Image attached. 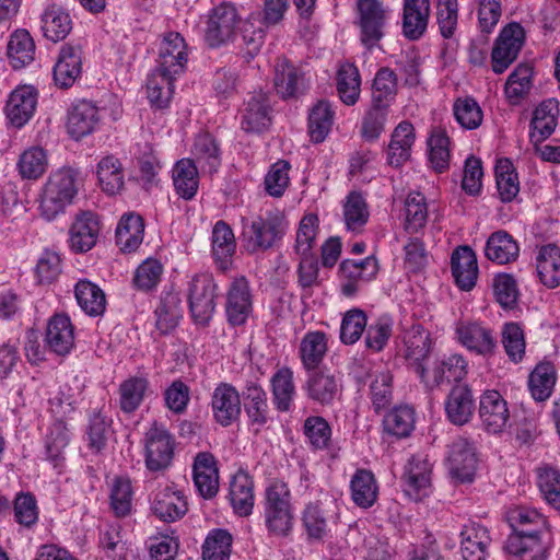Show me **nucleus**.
Returning <instances> with one entry per match:
<instances>
[{"label":"nucleus","mask_w":560,"mask_h":560,"mask_svg":"<svg viewBox=\"0 0 560 560\" xmlns=\"http://www.w3.org/2000/svg\"><path fill=\"white\" fill-rule=\"evenodd\" d=\"M133 487L129 477L116 476L109 482V505L115 516L126 517L132 512Z\"/></svg>","instance_id":"50"},{"label":"nucleus","mask_w":560,"mask_h":560,"mask_svg":"<svg viewBox=\"0 0 560 560\" xmlns=\"http://www.w3.org/2000/svg\"><path fill=\"white\" fill-rule=\"evenodd\" d=\"M144 236V222L140 214L125 213L116 229V243L124 253H132L141 245Z\"/></svg>","instance_id":"40"},{"label":"nucleus","mask_w":560,"mask_h":560,"mask_svg":"<svg viewBox=\"0 0 560 560\" xmlns=\"http://www.w3.org/2000/svg\"><path fill=\"white\" fill-rule=\"evenodd\" d=\"M450 144L451 140L444 128L436 127L432 130L428 139L429 161L439 173L444 172L450 166Z\"/></svg>","instance_id":"60"},{"label":"nucleus","mask_w":560,"mask_h":560,"mask_svg":"<svg viewBox=\"0 0 560 560\" xmlns=\"http://www.w3.org/2000/svg\"><path fill=\"white\" fill-rule=\"evenodd\" d=\"M428 219V205L425 197L417 191L410 192L405 201V230L417 233Z\"/></svg>","instance_id":"64"},{"label":"nucleus","mask_w":560,"mask_h":560,"mask_svg":"<svg viewBox=\"0 0 560 560\" xmlns=\"http://www.w3.org/2000/svg\"><path fill=\"white\" fill-rule=\"evenodd\" d=\"M96 176L101 189L107 195H116L124 187L122 164L115 155H106L100 160Z\"/></svg>","instance_id":"47"},{"label":"nucleus","mask_w":560,"mask_h":560,"mask_svg":"<svg viewBox=\"0 0 560 560\" xmlns=\"http://www.w3.org/2000/svg\"><path fill=\"white\" fill-rule=\"evenodd\" d=\"M82 72V51L80 47L63 45L54 67L55 83L61 89L74 84Z\"/></svg>","instance_id":"27"},{"label":"nucleus","mask_w":560,"mask_h":560,"mask_svg":"<svg viewBox=\"0 0 560 560\" xmlns=\"http://www.w3.org/2000/svg\"><path fill=\"white\" fill-rule=\"evenodd\" d=\"M452 275L456 284L464 291H470L478 277V264L475 252L468 246L457 247L451 257Z\"/></svg>","instance_id":"31"},{"label":"nucleus","mask_w":560,"mask_h":560,"mask_svg":"<svg viewBox=\"0 0 560 560\" xmlns=\"http://www.w3.org/2000/svg\"><path fill=\"white\" fill-rule=\"evenodd\" d=\"M180 303L178 293L163 292L160 304L155 310L156 327L161 332L167 334L177 326L182 317Z\"/></svg>","instance_id":"55"},{"label":"nucleus","mask_w":560,"mask_h":560,"mask_svg":"<svg viewBox=\"0 0 560 560\" xmlns=\"http://www.w3.org/2000/svg\"><path fill=\"white\" fill-rule=\"evenodd\" d=\"M233 537L222 528L211 529L201 547L202 560H229Z\"/></svg>","instance_id":"58"},{"label":"nucleus","mask_w":560,"mask_h":560,"mask_svg":"<svg viewBox=\"0 0 560 560\" xmlns=\"http://www.w3.org/2000/svg\"><path fill=\"white\" fill-rule=\"evenodd\" d=\"M400 343L397 352L408 365L413 368L419 377H424L423 361L429 357L432 348V338L429 330L416 324L399 335Z\"/></svg>","instance_id":"8"},{"label":"nucleus","mask_w":560,"mask_h":560,"mask_svg":"<svg viewBox=\"0 0 560 560\" xmlns=\"http://www.w3.org/2000/svg\"><path fill=\"white\" fill-rule=\"evenodd\" d=\"M229 500L238 516L252 514L255 502L254 481L244 470H238L230 481Z\"/></svg>","instance_id":"37"},{"label":"nucleus","mask_w":560,"mask_h":560,"mask_svg":"<svg viewBox=\"0 0 560 560\" xmlns=\"http://www.w3.org/2000/svg\"><path fill=\"white\" fill-rule=\"evenodd\" d=\"M80 172L72 167H60L51 172L43 186L39 211L48 221L54 220L70 206L78 195Z\"/></svg>","instance_id":"1"},{"label":"nucleus","mask_w":560,"mask_h":560,"mask_svg":"<svg viewBox=\"0 0 560 560\" xmlns=\"http://www.w3.org/2000/svg\"><path fill=\"white\" fill-rule=\"evenodd\" d=\"M556 384V370L550 362H541L529 374L528 387L537 401L548 399Z\"/></svg>","instance_id":"57"},{"label":"nucleus","mask_w":560,"mask_h":560,"mask_svg":"<svg viewBox=\"0 0 560 560\" xmlns=\"http://www.w3.org/2000/svg\"><path fill=\"white\" fill-rule=\"evenodd\" d=\"M46 342L49 349L58 354H68L74 346V330L69 316L54 315L47 325Z\"/></svg>","instance_id":"35"},{"label":"nucleus","mask_w":560,"mask_h":560,"mask_svg":"<svg viewBox=\"0 0 560 560\" xmlns=\"http://www.w3.org/2000/svg\"><path fill=\"white\" fill-rule=\"evenodd\" d=\"M416 141L413 125L408 120L400 121L390 135L387 149V161L393 166H400L411 156V148Z\"/></svg>","instance_id":"36"},{"label":"nucleus","mask_w":560,"mask_h":560,"mask_svg":"<svg viewBox=\"0 0 560 560\" xmlns=\"http://www.w3.org/2000/svg\"><path fill=\"white\" fill-rule=\"evenodd\" d=\"M447 419L455 425H464L471 419L476 405L472 392L466 384L452 387L445 399Z\"/></svg>","instance_id":"25"},{"label":"nucleus","mask_w":560,"mask_h":560,"mask_svg":"<svg viewBox=\"0 0 560 560\" xmlns=\"http://www.w3.org/2000/svg\"><path fill=\"white\" fill-rule=\"evenodd\" d=\"M48 155L45 149L38 145L24 150L18 160L16 171L22 179L37 180L47 171Z\"/></svg>","instance_id":"51"},{"label":"nucleus","mask_w":560,"mask_h":560,"mask_svg":"<svg viewBox=\"0 0 560 560\" xmlns=\"http://www.w3.org/2000/svg\"><path fill=\"white\" fill-rule=\"evenodd\" d=\"M431 15L430 0H404L401 31L406 38L417 40L428 28Z\"/></svg>","instance_id":"21"},{"label":"nucleus","mask_w":560,"mask_h":560,"mask_svg":"<svg viewBox=\"0 0 560 560\" xmlns=\"http://www.w3.org/2000/svg\"><path fill=\"white\" fill-rule=\"evenodd\" d=\"M466 374V360L460 354H451L435 360L431 372L424 369V377L420 378L428 388L433 389L443 384L460 382Z\"/></svg>","instance_id":"17"},{"label":"nucleus","mask_w":560,"mask_h":560,"mask_svg":"<svg viewBox=\"0 0 560 560\" xmlns=\"http://www.w3.org/2000/svg\"><path fill=\"white\" fill-rule=\"evenodd\" d=\"M265 527L270 536L288 537L294 525V511L289 486L275 479L265 489L262 501Z\"/></svg>","instance_id":"3"},{"label":"nucleus","mask_w":560,"mask_h":560,"mask_svg":"<svg viewBox=\"0 0 560 560\" xmlns=\"http://www.w3.org/2000/svg\"><path fill=\"white\" fill-rule=\"evenodd\" d=\"M242 236L248 253L265 252L282 240L289 229L283 211L272 209L252 219L242 218Z\"/></svg>","instance_id":"2"},{"label":"nucleus","mask_w":560,"mask_h":560,"mask_svg":"<svg viewBox=\"0 0 560 560\" xmlns=\"http://www.w3.org/2000/svg\"><path fill=\"white\" fill-rule=\"evenodd\" d=\"M219 284L210 272L191 276L187 282L186 298L190 317L197 326L207 327L217 311Z\"/></svg>","instance_id":"4"},{"label":"nucleus","mask_w":560,"mask_h":560,"mask_svg":"<svg viewBox=\"0 0 560 560\" xmlns=\"http://www.w3.org/2000/svg\"><path fill=\"white\" fill-rule=\"evenodd\" d=\"M387 104H372L358 125L360 138L368 143L376 142L387 121Z\"/></svg>","instance_id":"52"},{"label":"nucleus","mask_w":560,"mask_h":560,"mask_svg":"<svg viewBox=\"0 0 560 560\" xmlns=\"http://www.w3.org/2000/svg\"><path fill=\"white\" fill-rule=\"evenodd\" d=\"M190 153V160L200 168L202 174L212 175L221 166L220 143L209 132H201L195 137Z\"/></svg>","instance_id":"23"},{"label":"nucleus","mask_w":560,"mask_h":560,"mask_svg":"<svg viewBox=\"0 0 560 560\" xmlns=\"http://www.w3.org/2000/svg\"><path fill=\"white\" fill-rule=\"evenodd\" d=\"M366 326L368 316L365 312L360 308H352V343L358 341L366 329L365 347L373 352L382 351L392 336V319L387 316H381L368 328Z\"/></svg>","instance_id":"11"},{"label":"nucleus","mask_w":560,"mask_h":560,"mask_svg":"<svg viewBox=\"0 0 560 560\" xmlns=\"http://www.w3.org/2000/svg\"><path fill=\"white\" fill-rule=\"evenodd\" d=\"M74 296L81 310L90 316H98L106 308L104 291L90 280L82 279L75 283Z\"/></svg>","instance_id":"46"},{"label":"nucleus","mask_w":560,"mask_h":560,"mask_svg":"<svg viewBox=\"0 0 560 560\" xmlns=\"http://www.w3.org/2000/svg\"><path fill=\"white\" fill-rule=\"evenodd\" d=\"M149 388L144 376H131L119 385V407L125 413L135 412L142 404Z\"/></svg>","instance_id":"54"},{"label":"nucleus","mask_w":560,"mask_h":560,"mask_svg":"<svg viewBox=\"0 0 560 560\" xmlns=\"http://www.w3.org/2000/svg\"><path fill=\"white\" fill-rule=\"evenodd\" d=\"M460 551L464 560H486L491 537L486 526L469 520L460 530Z\"/></svg>","instance_id":"20"},{"label":"nucleus","mask_w":560,"mask_h":560,"mask_svg":"<svg viewBox=\"0 0 560 560\" xmlns=\"http://www.w3.org/2000/svg\"><path fill=\"white\" fill-rule=\"evenodd\" d=\"M254 311V294L246 277L233 278L228 284L224 314L231 327L244 326Z\"/></svg>","instance_id":"7"},{"label":"nucleus","mask_w":560,"mask_h":560,"mask_svg":"<svg viewBox=\"0 0 560 560\" xmlns=\"http://www.w3.org/2000/svg\"><path fill=\"white\" fill-rule=\"evenodd\" d=\"M242 18L237 8L231 2H222L209 11L202 28L203 39L211 48H217L232 42Z\"/></svg>","instance_id":"6"},{"label":"nucleus","mask_w":560,"mask_h":560,"mask_svg":"<svg viewBox=\"0 0 560 560\" xmlns=\"http://www.w3.org/2000/svg\"><path fill=\"white\" fill-rule=\"evenodd\" d=\"M378 486L374 475L359 469L352 477V501L361 509L371 508L377 500Z\"/></svg>","instance_id":"56"},{"label":"nucleus","mask_w":560,"mask_h":560,"mask_svg":"<svg viewBox=\"0 0 560 560\" xmlns=\"http://www.w3.org/2000/svg\"><path fill=\"white\" fill-rule=\"evenodd\" d=\"M100 121L98 108L89 101H80L68 113L67 130L79 140L92 133Z\"/></svg>","instance_id":"32"},{"label":"nucleus","mask_w":560,"mask_h":560,"mask_svg":"<svg viewBox=\"0 0 560 560\" xmlns=\"http://www.w3.org/2000/svg\"><path fill=\"white\" fill-rule=\"evenodd\" d=\"M456 334L463 346L478 354H490L495 347L491 330L479 323L459 322L456 326Z\"/></svg>","instance_id":"34"},{"label":"nucleus","mask_w":560,"mask_h":560,"mask_svg":"<svg viewBox=\"0 0 560 560\" xmlns=\"http://www.w3.org/2000/svg\"><path fill=\"white\" fill-rule=\"evenodd\" d=\"M244 407L255 432H259L270 420L267 393L256 382H248L243 390Z\"/></svg>","instance_id":"30"},{"label":"nucleus","mask_w":560,"mask_h":560,"mask_svg":"<svg viewBox=\"0 0 560 560\" xmlns=\"http://www.w3.org/2000/svg\"><path fill=\"white\" fill-rule=\"evenodd\" d=\"M71 30L72 20L63 8L52 4L45 9L42 14V31L47 39L54 43L63 40Z\"/></svg>","instance_id":"45"},{"label":"nucleus","mask_w":560,"mask_h":560,"mask_svg":"<svg viewBox=\"0 0 560 560\" xmlns=\"http://www.w3.org/2000/svg\"><path fill=\"white\" fill-rule=\"evenodd\" d=\"M270 125L269 105L266 94L257 93L246 102L241 126L246 132H261Z\"/></svg>","instance_id":"44"},{"label":"nucleus","mask_w":560,"mask_h":560,"mask_svg":"<svg viewBox=\"0 0 560 560\" xmlns=\"http://www.w3.org/2000/svg\"><path fill=\"white\" fill-rule=\"evenodd\" d=\"M328 351V336L320 330H310L299 345V358L304 371L318 369Z\"/></svg>","instance_id":"38"},{"label":"nucleus","mask_w":560,"mask_h":560,"mask_svg":"<svg viewBox=\"0 0 560 560\" xmlns=\"http://www.w3.org/2000/svg\"><path fill=\"white\" fill-rule=\"evenodd\" d=\"M550 541V530L537 534L510 535L504 549L517 560H546Z\"/></svg>","instance_id":"15"},{"label":"nucleus","mask_w":560,"mask_h":560,"mask_svg":"<svg viewBox=\"0 0 560 560\" xmlns=\"http://www.w3.org/2000/svg\"><path fill=\"white\" fill-rule=\"evenodd\" d=\"M479 418L490 434H499L508 427L510 410L506 400L497 390H486L479 400Z\"/></svg>","instance_id":"14"},{"label":"nucleus","mask_w":560,"mask_h":560,"mask_svg":"<svg viewBox=\"0 0 560 560\" xmlns=\"http://www.w3.org/2000/svg\"><path fill=\"white\" fill-rule=\"evenodd\" d=\"M497 189L503 202H511L520 192L518 175L509 159H500L495 164Z\"/></svg>","instance_id":"59"},{"label":"nucleus","mask_w":560,"mask_h":560,"mask_svg":"<svg viewBox=\"0 0 560 560\" xmlns=\"http://www.w3.org/2000/svg\"><path fill=\"white\" fill-rule=\"evenodd\" d=\"M35 44L25 30L15 31L8 44V57L14 69H21L34 60Z\"/></svg>","instance_id":"53"},{"label":"nucleus","mask_w":560,"mask_h":560,"mask_svg":"<svg viewBox=\"0 0 560 560\" xmlns=\"http://www.w3.org/2000/svg\"><path fill=\"white\" fill-rule=\"evenodd\" d=\"M235 250L233 230L224 221H218L212 230V256L218 269L226 271L231 267Z\"/></svg>","instance_id":"39"},{"label":"nucleus","mask_w":560,"mask_h":560,"mask_svg":"<svg viewBox=\"0 0 560 560\" xmlns=\"http://www.w3.org/2000/svg\"><path fill=\"white\" fill-rule=\"evenodd\" d=\"M431 472L432 467L425 455L411 456L401 476L405 493L415 501L427 497L431 487Z\"/></svg>","instance_id":"13"},{"label":"nucleus","mask_w":560,"mask_h":560,"mask_svg":"<svg viewBox=\"0 0 560 560\" xmlns=\"http://www.w3.org/2000/svg\"><path fill=\"white\" fill-rule=\"evenodd\" d=\"M194 483L205 499H212L219 491V469L214 456L201 452L195 457L192 466Z\"/></svg>","instance_id":"22"},{"label":"nucleus","mask_w":560,"mask_h":560,"mask_svg":"<svg viewBox=\"0 0 560 560\" xmlns=\"http://www.w3.org/2000/svg\"><path fill=\"white\" fill-rule=\"evenodd\" d=\"M70 432L67 424L61 420L51 423L45 438L46 459L54 468L61 469L65 462L63 451L69 444Z\"/></svg>","instance_id":"49"},{"label":"nucleus","mask_w":560,"mask_h":560,"mask_svg":"<svg viewBox=\"0 0 560 560\" xmlns=\"http://www.w3.org/2000/svg\"><path fill=\"white\" fill-rule=\"evenodd\" d=\"M174 456V440L166 429L153 424L145 433V466L150 471L166 469Z\"/></svg>","instance_id":"12"},{"label":"nucleus","mask_w":560,"mask_h":560,"mask_svg":"<svg viewBox=\"0 0 560 560\" xmlns=\"http://www.w3.org/2000/svg\"><path fill=\"white\" fill-rule=\"evenodd\" d=\"M389 9L382 0H355V24L359 40L369 50L385 35Z\"/></svg>","instance_id":"5"},{"label":"nucleus","mask_w":560,"mask_h":560,"mask_svg":"<svg viewBox=\"0 0 560 560\" xmlns=\"http://www.w3.org/2000/svg\"><path fill=\"white\" fill-rule=\"evenodd\" d=\"M450 471L462 482L471 481L477 468V457L471 443L465 439L455 440L448 453Z\"/></svg>","instance_id":"26"},{"label":"nucleus","mask_w":560,"mask_h":560,"mask_svg":"<svg viewBox=\"0 0 560 560\" xmlns=\"http://www.w3.org/2000/svg\"><path fill=\"white\" fill-rule=\"evenodd\" d=\"M188 60L187 45L177 32L166 33L160 44L155 68L183 73Z\"/></svg>","instance_id":"18"},{"label":"nucleus","mask_w":560,"mask_h":560,"mask_svg":"<svg viewBox=\"0 0 560 560\" xmlns=\"http://www.w3.org/2000/svg\"><path fill=\"white\" fill-rule=\"evenodd\" d=\"M100 223L92 212H83L77 217L69 232L70 248L75 253L92 249L98 238Z\"/></svg>","instance_id":"29"},{"label":"nucleus","mask_w":560,"mask_h":560,"mask_svg":"<svg viewBox=\"0 0 560 560\" xmlns=\"http://www.w3.org/2000/svg\"><path fill=\"white\" fill-rule=\"evenodd\" d=\"M37 104V93L33 86L16 88L9 96L5 114L12 125L24 126L33 116Z\"/></svg>","instance_id":"28"},{"label":"nucleus","mask_w":560,"mask_h":560,"mask_svg":"<svg viewBox=\"0 0 560 560\" xmlns=\"http://www.w3.org/2000/svg\"><path fill=\"white\" fill-rule=\"evenodd\" d=\"M485 254L491 261L500 265L514 261L520 254L516 241L505 231L492 233L486 244Z\"/></svg>","instance_id":"48"},{"label":"nucleus","mask_w":560,"mask_h":560,"mask_svg":"<svg viewBox=\"0 0 560 560\" xmlns=\"http://www.w3.org/2000/svg\"><path fill=\"white\" fill-rule=\"evenodd\" d=\"M150 510L158 520L174 523L187 513L188 501L184 492L175 486H159L151 493Z\"/></svg>","instance_id":"9"},{"label":"nucleus","mask_w":560,"mask_h":560,"mask_svg":"<svg viewBox=\"0 0 560 560\" xmlns=\"http://www.w3.org/2000/svg\"><path fill=\"white\" fill-rule=\"evenodd\" d=\"M372 104H389L395 100L398 92V78L389 67H382L375 73L372 84Z\"/></svg>","instance_id":"61"},{"label":"nucleus","mask_w":560,"mask_h":560,"mask_svg":"<svg viewBox=\"0 0 560 560\" xmlns=\"http://www.w3.org/2000/svg\"><path fill=\"white\" fill-rule=\"evenodd\" d=\"M179 74L154 68L147 78V96L152 107L167 108L175 91V81Z\"/></svg>","instance_id":"24"},{"label":"nucleus","mask_w":560,"mask_h":560,"mask_svg":"<svg viewBox=\"0 0 560 560\" xmlns=\"http://www.w3.org/2000/svg\"><path fill=\"white\" fill-rule=\"evenodd\" d=\"M305 372L307 378L304 388L310 399L320 405H329L339 396L341 383L335 374L319 368Z\"/></svg>","instance_id":"19"},{"label":"nucleus","mask_w":560,"mask_h":560,"mask_svg":"<svg viewBox=\"0 0 560 560\" xmlns=\"http://www.w3.org/2000/svg\"><path fill=\"white\" fill-rule=\"evenodd\" d=\"M537 486L545 501L560 511V470L544 465L537 468Z\"/></svg>","instance_id":"62"},{"label":"nucleus","mask_w":560,"mask_h":560,"mask_svg":"<svg viewBox=\"0 0 560 560\" xmlns=\"http://www.w3.org/2000/svg\"><path fill=\"white\" fill-rule=\"evenodd\" d=\"M199 167L189 158L177 161L172 170L173 185L176 194L191 200L199 188Z\"/></svg>","instance_id":"42"},{"label":"nucleus","mask_w":560,"mask_h":560,"mask_svg":"<svg viewBox=\"0 0 560 560\" xmlns=\"http://www.w3.org/2000/svg\"><path fill=\"white\" fill-rule=\"evenodd\" d=\"M272 404L279 412H289L296 396L294 372L289 366H280L270 378Z\"/></svg>","instance_id":"33"},{"label":"nucleus","mask_w":560,"mask_h":560,"mask_svg":"<svg viewBox=\"0 0 560 560\" xmlns=\"http://www.w3.org/2000/svg\"><path fill=\"white\" fill-rule=\"evenodd\" d=\"M525 42V31L520 23L512 22L502 28L492 49V70L503 73L517 58Z\"/></svg>","instance_id":"10"},{"label":"nucleus","mask_w":560,"mask_h":560,"mask_svg":"<svg viewBox=\"0 0 560 560\" xmlns=\"http://www.w3.org/2000/svg\"><path fill=\"white\" fill-rule=\"evenodd\" d=\"M384 430L394 436L406 438L415 427V411L409 406H397L383 420Z\"/></svg>","instance_id":"63"},{"label":"nucleus","mask_w":560,"mask_h":560,"mask_svg":"<svg viewBox=\"0 0 560 560\" xmlns=\"http://www.w3.org/2000/svg\"><path fill=\"white\" fill-rule=\"evenodd\" d=\"M506 517L514 530L512 535L549 532V524L546 516L536 509L516 506L508 512Z\"/></svg>","instance_id":"41"},{"label":"nucleus","mask_w":560,"mask_h":560,"mask_svg":"<svg viewBox=\"0 0 560 560\" xmlns=\"http://www.w3.org/2000/svg\"><path fill=\"white\" fill-rule=\"evenodd\" d=\"M536 271L545 287L555 289L560 284V248L557 245L548 244L538 249Z\"/></svg>","instance_id":"43"},{"label":"nucleus","mask_w":560,"mask_h":560,"mask_svg":"<svg viewBox=\"0 0 560 560\" xmlns=\"http://www.w3.org/2000/svg\"><path fill=\"white\" fill-rule=\"evenodd\" d=\"M211 410L214 420L222 427H229L241 416V396L229 383H220L211 395Z\"/></svg>","instance_id":"16"}]
</instances>
